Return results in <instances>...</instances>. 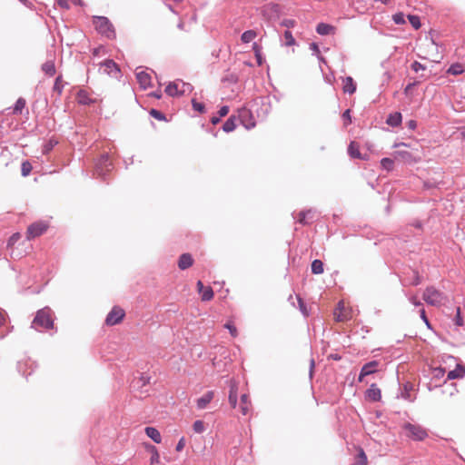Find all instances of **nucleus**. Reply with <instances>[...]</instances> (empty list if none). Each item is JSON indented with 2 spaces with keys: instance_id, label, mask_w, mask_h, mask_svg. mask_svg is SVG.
<instances>
[{
  "instance_id": "e433bc0d",
  "label": "nucleus",
  "mask_w": 465,
  "mask_h": 465,
  "mask_svg": "<svg viewBox=\"0 0 465 465\" xmlns=\"http://www.w3.org/2000/svg\"><path fill=\"white\" fill-rule=\"evenodd\" d=\"M408 19L414 29H419L421 25L418 15H409Z\"/></svg>"
},
{
  "instance_id": "338daca9",
  "label": "nucleus",
  "mask_w": 465,
  "mask_h": 465,
  "mask_svg": "<svg viewBox=\"0 0 465 465\" xmlns=\"http://www.w3.org/2000/svg\"><path fill=\"white\" fill-rule=\"evenodd\" d=\"M211 121L212 124H216L219 123L220 119L218 117H213Z\"/></svg>"
},
{
  "instance_id": "9b49d317",
  "label": "nucleus",
  "mask_w": 465,
  "mask_h": 465,
  "mask_svg": "<svg viewBox=\"0 0 465 465\" xmlns=\"http://www.w3.org/2000/svg\"><path fill=\"white\" fill-rule=\"evenodd\" d=\"M241 123L246 129H252L256 125L255 120L248 109H242L239 113Z\"/></svg>"
},
{
  "instance_id": "f704fd0d",
  "label": "nucleus",
  "mask_w": 465,
  "mask_h": 465,
  "mask_svg": "<svg viewBox=\"0 0 465 465\" xmlns=\"http://www.w3.org/2000/svg\"><path fill=\"white\" fill-rule=\"evenodd\" d=\"M256 37V33L253 30H247L245 31L242 36L241 39L243 43H250Z\"/></svg>"
},
{
  "instance_id": "4d7b16f0",
  "label": "nucleus",
  "mask_w": 465,
  "mask_h": 465,
  "mask_svg": "<svg viewBox=\"0 0 465 465\" xmlns=\"http://www.w3.org/2000/svg\"><path fill=\"white\" fill-rule=\"evenodd\" d=\"M411 68L415 71V72H418L419 70H423L424 69V66L420 64L419 62H414L412 64H411Z\"/></svg>"
},
{
  "instance_id": "6e6552de",
  "label": "nucleus",
  "mask_w": 465,
  "mask_h": 465,
  "mask_svg": "<svg viewBox=\"0 0 465 465\" xmlns=\"http://www.w3.org/2000/svg\"><path fill=\"white\" fill-rule=\"evenodd\" d=\"M190 90L191 84L183 83V81L170 83L165 88L166 94L170 96L180 95Z\"/></svg>"
},
{
  "instance_id": "de8ad7c7",
  "label": "nucleus",
  "mask_w": 465,
  "mask_h": 465,
  "mask_svg": "<svg viewBox=\"0 0 465 465\" xmlns=\"http://www.w3.org/2000/svg\"><path fill=\"white\" fill-rule=\"evenodd\" d=\"M150 115H152L153 118H155L159 121L165 120V116L163 115V114L156 109H152L150 111Z\"/></svg>"
},
{
  "instance_id": "c756f323",
  "label": "nucleus",
  "mask_w": 465,
  "mask_h": 465,
  "mask_svg": "<svg viewBox=\"0 0 465 465\" xmlns=\"http://www.w3.org/2000/svg\"><path fill=\"white\" fill-rule=\"evenodd\" d=\"M42 70L48 76H53L55 74V65L54 61H47L42 65Z\"/></svg>"
},
{
  "instance_id": "f3484780",
  "label": "nucleus",
  "mask_w": 465,
  "mask_h": 465,
  "mask_svg": "<svg viewBox=\"0 0 465 465\" xmlns=\"http://www.w3.org/2000/svg\"><path fill=\"white\" fill-rule=\"evenodd\" d=\"M240 411L242 414L244 416L250 414L252 411V404L250 396L247 393H243L241 396Z\"/></svg>"
},
{
  "instance_id": "6ab92c4d",
  "label": "nucleus",
  "mask_w": 465,
  "mask_h": 465,
  "mask_svg": "<svg viewBox=\"0 0 465 465\" xmlns=\"http://www.w3.org/2000/svg\"><path fill=\"white\" fill-rule=\"evenodd\" d=\"M136 79L140 84V86L143 89H146L151 85V75L145 71H137L136 72Z\"/></svg>"
},
{
  "instance_id": "e2e57ef3",
  "label": "nucleus",
  "mask_w": 465,
  "mask_h": 465,
  "mask_svg": "<svg viewBox=\"0 0 465 465\" xmlns=\"http://www.w3.org/2000/svg\"><path fill=\"white\" fill-rule=\"evenodd\" d=\"M407 125L410 129L411 130H414L416 127H417V123L416 121L414 120H410L408 123H407Z\"/></svg>"
},
{
  "instance_id": "bb28decb",
  "label": "nucleus",
  "mask_w": 465,
  "mask_h": 465,
  "mask_svg": "<svg viewBox=\"0 0 465 465\" xmlns=\"http://www.w3.org/2000/svg\"><path fill=\"white\" fill-rule=\"evenodd\" d=\"M401 113H393V114H391L388 118H387V121L386 123L391 125V126H399L401 123Z\"/></svg>"
},
{
  "instance_id": "4c0bfd02",
  "label": "nucleus",
  "mask_w": 465,
  "mask_h": 465,
  "mask_svg": "<svg viewBox=\"0 0 465 465\" xmlns=\"http://www.w3.org/2000/svg\"><path fill=\"white\" fill-rule=\"evenodd\" d=\"M224 327L230 331L231 335L232 337H237L238 336V331H237V328L235 327L234 323L232 322V321H228L225 324H224Z\"/></svg>"
},
{
  "instance_id": "f8f14e48",
  "label": "nucleus",
  "mask_w": 465,
  "mask_h": 465,
  "mask_svg": "<svg viewBox=\"0 0 465 465\" xmlns=\"http://www.w3.org/2000/svg\"><path fill=\"white\" fill-rule=\"evenodd\" d=\"M395 158H400L404 162L407 163H416L420 160V157L417 154H414L413 153H411L404 149H399L394 153Z\"/></svg>"
},
{
  "instance_id": "2eb2a0df",
  "label": "nucleus",
  "mask_w": 465,
  "mask_h": 465,
  "mask_svg": "<svg viewBox=\"0 0 465 465\" xmlns=\"http://www.w3.org/2000/svg\"><path fill=\"white\" fill-rule=\"evenodd\" d=\"M379 366V362L377 361H370L363 365L361 368L360 376H359V381H362L363 378L365 376L371 375L372 373H375L377 371V368Z\"/></svg>"
},
{
  "instance_id": "864d4df0",
  "label": "nucleus",
  "mask_w": 465,
  "mask_h": 465,
  "mask_svg": "<svg viewBox=\"0 0 465 465\" xmlns=\"http://www.w3.org/2000/svg\"><path fill=\"white\" fill-rule=\"evenodd\" d=\"M350 113H351V111L348 109L342 114L343 119L346 121V123H345L346 124H349L351 122Z\"/></svg>"
},
{
  "instance_id": "c9c22d12",
  "label": "nucleus",
  "mask_w": 465,
  "mask_h": 465,
  "mask_svg": "<svg viewBox=\"0 0 465 465\" xmlns=\"http://www.w3.org/2000/svg\"><path fill=\"white\" fill-rule=\"evenodd\" d=\"M252 49L254 51V54H255V57H256V60H257V64L259 65H262V48L260 45H258L256 43L253 44L252 45Z\"/></svg>"
},
{
  "instance_id": "1a4fd4ad",
  "label": "nucleus",
  "mask_w": 465,
  "mask_h": 465,
  "mask_svg": "<svg viewBox=\"0 0 465 465\" xmlns=\"http://www.w3.org/2000/svg\"><path fill=\"white\" fill-rule=\"evenodd\" d=\"M112 162L107 154L102 155L95 163V173L100 177H104L112 169Z\"/></svg>"
},
{
  "instance_id": "ddd939ff",
  "label": "nucleus",
  "mask_w": 465,
  "mask_h": 465,
  "mask_svg": "<svg viewBox=\"0 0 465 465\" xmlns=\"http://www.w3.org/2000/svg\"><path fill=\"white\" fill-rule=\"evenodd\" d=\"M76 101L80 104L89 105L96 103V99L92 97L90 92L85 89H80L76 94Z\"/></svg>"
},
{
  "instance_id": "6e6d98bb",
  "label": "nucleus",
  "mask_w": 465,
  "mask_h": 465,
  "mask_svg": "<svg viewBox=\"0 0 465 465\" xmlns=\"http://www.w3.org/2000/svg\"><path fill=\"white\" fill-rule=\"evenodd\" d=\"M57 3L63 8L69 9L70 7L69 0H57Z\"/></svg>"
},
{
  "instance_id": "c85d7f7f",
  "label": "nucleus",
  "mask_w": 465,
  "mask_h": 465,
  "mask_svg": "<svg viewBox=\"0 0 465 465\" xmlns=\"http://www.w3.org/2000/svg\"><path fill=\"white\" fill-rule=\"evenodd\" d=\"M312 219V211L307 210V211H302L298 214V221L302 224H307L308 221Z\"/></svg>"
},
{
  "instance_id": "c03bdc74",
  "label": "nucleus",
  "mask_w": 465,
  "mask_h": 465,
  "mask_svg": "<svg viewBox=\"0 0 465 465\" xmlns=\"http://www.w3.org/2000/svg\"><path fill=\"white\" fill-rule=\"evenodd\" d=\"M64 88L62 76H57L54 84V90L57 92L59 94L62 93Z\"/></svg>"
},
{
  "instance_id": "a18cd8bd",
  "label": "nucleus",
  "mask_w": 465,
  "mask_h": 465,
  "mask_svg": "<svg viewBox=\"0 0 465 465\" xmlns=\"http://www.w3.org/2000/svg\"><path fill=\"white\" fill-rule=\"evenodd\" d=\"M192 104H193V108L195 111H197V112H199L201 114L204 113L205 107H204L203 104L197 102L195 99H193L192 100Z\"/></svg>"
},
{
  "instance_id": "cd10ccee",
  "label": "nucleus",
  "mask_w": 465,
  "mask_h": 465,
  "mask_svg": "<svg viewBox=\"0 0 465 465\" xmlns=\"http://www.w3.org/2000/svg\"><path fill=\"white\" fill-rule=\"evenodd\" d=\"M147 449L152 453L150 463L151 465H158L160 463V455L157 449L153 445H148Z\"/></svg>"
},
{
  "instance_id": "a211bd4d",
  "label": "nucleus",
  "mask_w": 465,
  "mask_h": 465,
  "mask_svg": "<svg viewBox=\"0 0 465 465\" xmlns=\"http://www.w3.org/2000/svg\"><path fill=\"white\" fill-rule=\"evenodd\" d=\"M238 401V383L234 381H231L230 391H229V403L232 408L235 409Z\"/></svg>"
},
{
  "instance_id": "a878e982",
  "label": "nucleus",
  "mask_w": 465,
  "mask_h": 465,
  "mask_svg": "<svg viewBox=\"0 0 465 465\" xmlns=\"http://www.w3.org/2000/svg\"><path fill=\"white\" fill-rule=\"evenodd\" d=\"M465 374V369L461 365H457V367L453 370L449 371L447 378L448 380H455L462 378Z\"/></svg>"
},
{
  "instance_id": "423d86ee",
  "label": "nucleus",
  "mask_w": 465,
  "mask_h": 465,
  "mask_svg": "<svg viewBox=\"0 0 465 465\" xmlns=\"http://www.w3.org/2000/svg\"><path fill=\"white\" fill-rule=\"evenodd\" d=\"M49 228V224L46 222L44 221H38L35 223H31L26 230L25 236L27 240H32L36 237L41 236L44 234L47 229Z\"/></svg>"
},
{
  "instance_id": "8fccbe9b",
  "label": "nucleus",
  "mask_w": 465,
  "mask_h": 465,
  "mask_svg": "<svg viewBox=\"0 0 465 465\" xmlns=\"http://www.w3.org/2000/svg\"><path fill=\"white\" fill-rule=\"evenodd\" d=\"M150 380H151L150 377L146 376L144 374H142L139 378V381H140L142 386H145V385L149 384Z\"/></svg>"
},
{
  "instance_id": "9d476101",
  "label": "nucleus",
  "mask_w": 465,
  "mask_h": 465,
  "mask_svg": "<svg viewBox=\"0 0 465 465\" xmlns=\"http://www.w3.org/2000/svg\"><path fill=\"white\" fill-rule=\"evenodd\" d=\"M125 316L124 309L114 306L107 314L105 323L109 326H114L120 323Z\"/></svg>"
},
{
  "instance_id": "f257e3e1",
  "label": "nucleus",
  "mask_w": 465,
  "mask_h": 465,
  "mask_svg": "<svg viewBox=\"0 0 465 465\" xmlns=\"http://www.w3.org/2000/svg\"><path fill=\"white\" fill-rule=\"evenodd\" d=\"M32 328L35 330H50L54 328V316L50 308L45 307L36 312L32 322Z\"/></svg>"
},
{
  "instance_id": "b1692460",
  "label": "nucleus",
  "mask_w": 465,
  "mask_h": 465,
  "mask_svg": "<svg viewBox=\"0 0 465 465\" xmlns=\"http://www.w3.org/2000/svg\"><path fill=\"white\" fill-rule=\"evenodd\" d=\"M146 435L152 439L155 443H161L162 437L160 431L154 427H146L144 429Z\"/></svg>"
},
{
  "instance_id": "5fc2aeb1",
  "label": "nucleus",
  "mask_w": 465,
  "mask_h": 465,
  "mask_svg": "<svg viewBox=\"0 0 465 465\" xmlns=\"http://www.w3.org/2000/svg\"><path fill=\"white\" fill-rule=\"evenodd\" d=\"M229 113V107L224 105V106H222L219 110V115L221 117H223L225 115H227V114Z\"/></svg>"
},
{
  "instance_id": "ea45409f",
  "label": "nucleus",
  "mask_w": 465,
  "mask_h": 465,
  "mask_svg": "<svg viewBox=\"0 0 465 465\" xmlns=\"http://www.w3.org/2000/svg\"><path fill=\"white\" fill-rule=\"evenodd\" d=\"M357 461L361 465H368V459L362 449H360L357 456Z\"/></svg>"
},
{
  "instance_id": "680f3d73",
  "label": "nucleus",
  "mask_w": 465,
  "mask_h": 465,
  "mask_svg": "<svg viewBox=\"0 0 465 465\" xmlns=\"http://www.w3.org/2000/svg\"><path fill=\"white\" fill-rule=\"evenodd\" d=\"M410 301L415 306H420L421 305V302L419 301V299L416 296L411 297Z\"/></svg>"
},
{
  "instance_id": "3c124183",
  "label": "nucleus",
  "mask_w": 465,
  "mask_h": 465,
  "mask_svg": "<svg viewBox=\"0 0 465 465\" xmlns=\"http://www.w3.org/2000/svg\"><path fill=\"white\" fill-rule=\"evenodd\" d=\"M105 54V49L104 46H99L97 48H94L93 50V55L94 56H97V55H100V54Z\"/></svg>"
},
{
  "instance_id": "393cba45",
  "label": "nucleus",
  "mask_w": 465,
  "mask_h": 465,
  "mask_svg": "<svg viewBox=\"0 0 465 465\" xmlns=\"http://www.w3.org/2000/svg\"><path fill=\"white\" fill-rule=\"evenodd\" d=\"M348 153L351 157L356 159H361V153L360 151V145L356 142H351L348 147Z\"/></svg>"
},
{
  "instance_id": "0eeeda50",
  "label": "nucleus",
  "mask_w": 465,
  "mask_h": 465,
  "mask_svg": "<svg viewBox=\"0 0 465 465\" xmlns=\"http://www.w3.org/2000/svg\"><path fill=\"white\" fill-rule=\"evenodd\" d=\"M99 65V73L101 74L109 75L115 78H117L120 74V69L117 64L111 59H107L103 63H100Z\"/></svg>"
},
{
  "instance_id": "dca6fc26",
  "label": "nucleus",
  "mask_w": 465,
  "mask_h": 465,
  "mask_svg": "<svg viewBox=\"0 0 465 465\" xmlns=\"http://www.w3.org/2000/svg\"><path fill=\"white\" fill-rule=\"evenodd\" d=\"M214 395L215 393L213 391H208L203 396L198 398L196 400L197 409L204 410L205 408H207L208 404L213 400Z\"/></svg>"
},
{
  "instance_id": "49530a36",
  "label": "nucleus",
  "mask_w": 465,
  "mask_h": 465,
  "mask_svg": "<svg viewBox=\"0 0 465 465\" xmlns=\"http://www.w3.org/2000/svg\"><path fill=\"white\" fill-rule=\"evenodd\" d=\"M392 19L395 24L397 25H403L405 24L404 15L402 13H397L392 15Z\"/></svg>"
},
{
  "instance_id": "79ce46f5",
  "label": "nucleus",
  "mask_w": 465,
  "mask_h": 465,
  "mask_svg": "<svg viewBox=\"0 0 465 465\" xmlns=\"http://www.w3.org/2000/svg\"><path fill=\"white\" fill-rule=\"evenodd\" d=\"M32 171V165L29 162L25 161L22 163L21 172L23 176H27Z\"/></svg>"
},
{
  "instance_id": "603ef678",
  "label": "nucleus",
  "mask_w": 465,
  "mask_h": 465,
  "mask_svg": "<svg viewBox=\"0 0 465 465\" xmlns=\"http://www.w3.org/2000/svg\"><path fill=\"white\" fill-rule=\"evenodd\" d=\"M282 25L287 28L293 27L295 25V21L292 19H284Z\"/></svg>"
},
{
  "instance_id": "f03ea898",
  "label": "nucleus",
  "mask_w": 465,
  "mask_h": 465,
  "mask_svg": "<svg viewBox=\"0 0 465 465\" xmlns=\"http://www.w3.org/2000/svg\"><path fill=\"white\" fill-rule=\"evenodd\" d=\"M93 25L95 30L108 39H114L116 33L114 25L105 16H94Z\"/></svg>"
},
{
  "instance_id": "39448f33",
  "label": "nucleus",
  "mask_w": 465,
  "mask_h": 465,
  "mask_svg": "<svg viewBox=\"0 0 465 465\" xmlns=\"http://www.w3.org/2000/svg\"><path fill=\"white\" fill-rule=\"evenodd\" d=\"M334 320L339 322H345L352 319L353 311L344 301H340L333 312Z\"/></svg>"
},
{
  "instance_id": "4be33fe9",
  "label": "nucleus",
  "mask_w": 465,
  "mask_h": 465,
  "mask_svg": "<svg viewBox=\"0 0 465 465\" xmlns=\"http://www.w3.org/2000/svg\"><path fill=\"white\" fill-rule=\"evenodd\" d=\"M193 263V259L190 253H183L178 260V267L181 270L190 268Z\"/></svg>"
},
{
  "instance_id": "72a5a7b5",
  "label": "nucleus",
  "mask_w": 465,
  "mask_h": 465,
  "mask_svg": "<svg viewBox=\"0 0 465 465\" xmlns=\"http://www.w3.org/2000/svg\"><path fill=\"white\" fill-rule=\"evenodd\" d=\"M235 118L233 116L229 117L223 124V129L224 132L229 133L235 129Z\"/></svg>"
},
{
  "instance_id": "5701e85b",
  "label": "nucleus",
  "mask_w": 465,
  "mask_h": 465,
  "mask_svg": "<svg viewBox=\"0 0 465 465\" xmlns=\"http://www.w3.org/2000/svg\"><path fill=\"white\" fill-rule=\"evenodd\" d=\"M342 90L344 93L352 94L356 91V84L351 76H347L342 79Z\"/></svg>"
},
{
  "instance_id": "2f4dec72",
  "label": "nucleus",
  "mask_w": 465,
  "mask_h": 465,
  "mask_svg": "<svg viewBox=\"0 0 465 465\" xmlns=\"http://www.w3.org/2000/svg\"><path fill=\"white\" fill-rule=\"evenodd\" d=\"M312 272L313 274H321L323 272V262L321 260H314L312 262Z\"/></svg>"
},
{
  "instance_id": "7ed1b4c3",
  "label": "nucleus",
  "mask_w": 465,
  "mask_h": 465,
  "mask_svg": "<svg viewBox=\"0 0 465 465\" xmlns=\"http://www.w3.org/2000/svg\"><path fill=\"white\" fill-rule=\"evenodd\" d=\"M405 436L412 440L422 441L428 437V431L418 424L406 422L402 426Z\"/></svg>"
},
{
  "instance_id": "aec40b11",
  "label": "nucleus",
  "mask_w": 465,
  "mask_h": 465,
  "mask_svg": "<svg viewBox=\"0 0 465 465\" xmlns=\"http://www.w3.org/2000/svg\"><path fill=\"white\" fill-rule=\"evenodd\" d=\"M366 397L371 401H379L381 399V390L376 386V384H371L366 391Z\"/></svg>"
},
{
  "instance_id": "4468645a",
  "label": "nucleus",
  "mask_w": 465,
  "mask_h": 465,
  "mask_svg": "<svg viewBox=\"0 0 465 465\" xmlns=\"http://www.w3.org/2000/svg\"><path fill=\"white\" fill-rule=\"evenodd\" d=\"M197 290L201 294V299L203 302L211 301L213 298V291L210 286H204L201 281L197 282Z\"/></svg>"
},
{
  "instance_id": "09e8293b",
  "label": "nucleus",
  "mask_w": 465,
  "mask_h": 465,
  "mask_svg": "<svg viewBox=\"0 0 465 465\" xmlns=\"http://www.w3.org/2000/svg\"><path fill=\"white\" fill-rule=\"evenodd\" d=\"M297 299H298L301 312H302L303 315L308 316V312H307V309H306V306H305L303 301L299 296L297 297Z\"/></svg>"
},
{
  "instance_id": "0e129e2a",
  "label": "nucleus",
  "mask_w": 465,
  "mask_h": 465,
  "mask_svg": "<svg viewBox=\"0 0 465 465\" xmlns=\"http://www.w3.org/2000/svg\"><path fill=\"white\" fill-rule=\"evenodd\" d=\"M311 49H312L315 54H320V49H319V46H318V45H317V44L312 43V44L311 45Z\"/></svg>"
},
{
  "instance_id": "58836bf2",
  "label": "nucleus",
  "mask_w": 465,
  "mask_h": 465,
  "mask_svg": "<svg viewBox=\"0 0 465 465\" xmlns=\"http://www.w3.org/2000/svg\"><path fill=\"white\" fill-rule=\"evenodd\" d=\"M193 430L196 433H202L205 430L204 422L203 420H195L193 425Z\"/></svg>"
},
{
  "instance_id": "473e14b6",
  "label": "nucleus",
  "mask_w": 465,
  "mask_h": 465,
  "mask_svg": "<svg viewBox=\"0 0 465 465\" xmlns=\"http://www.w3.org/2000/svg\"><path fill=\"white\" fill-rule=\"evenodd\" d=\"M25 104H26V102L24 98H18L14 106L13 114H22L23 110L25 107Z\"/></svg>"
},
{
  "instance_id": "7c9ffc66",
  "label": "nucleus",
  "mask_w": 465,
  "mask_h": 465,
  "mask_svg": "<svg viewBox=\"0 0 465 465\" xmlns=\"http://www.w3.org/2000/svg\"><path fill=\"white\" fill-rule=\"evenodd\" d=\"M464 72V66L461 64H453L450 66L447 73L452 75H459Z\"/></svg>"
},
{
  "instance_id": "774afa93",
  "label": "nucleus",
  "mask_w": 465,
  "mask_h": 465,
  "mask_svg": "<svg viewBox=\"0 0 465 465\" xmlns=\"http://www.w3.org/2000/svg\"><path fill=\"white\" fill-rule=\"evenodd\" d=\"M395 147H398V148L405 147L406 148V147H408V145L406 143H401L396 144Z\"/></svg>"
},
{
  "instance_id": "412c9836",
  "label": "nucleus",
  "mask_w": 465,
  "mask_h": 465,
  "mask_svg": "<svg viewBox=\"0 0 465 465\" xmlns=\"http://www.w3.org/2000/svg\"><path fill=\"white\" fill-rule=\"evenodd\" d=\"M316 32L321 35H334L336 27L329 24L320 23L316 27Z\"/></svg>"
},
{
  "instance_id": "20e7f679",
  "label": "nucleus",
  "mask_w": 465,
  "mask_h": 465,
  "mask_svg": "<svg viewBox=\"0 0 465 465\" xmlns=\"http://www.w3.org/2000/svg\"><path fill=\"white\" fill-rule=\"evenodd\" d=\"M422 298L428 304L432 306H440L446 299L445 295L433 286L425 289Z\"/></svg>"
},
{
  "instance_id": "69168bd1",
  "label": "nucleus",
  "mask_w": 465,
  "mask_h": 465,
  "mask_svg": "<svg viewBox=\"0 0 465 465\" xmlns=\"http://www.w3.org/2000/svg\"><path fill=\"white\" fill-rule=\"evenodd\" d=\"M5 323V313L0 312V326Z\"/></svg>"
},
{
  "instance_id": "13d9d810",
  "label": "nucleus",
  "mask_w": 465,
  "mask_h": 465,
  "mask_svg": "<svg viewBox=\"0 0 465 465\" xmlns=\"http://www.w3.org/2000/svg\"><path fill=\"white\" fill-rule=\"evenodd\" d=\"M420 318L423 320V322L426 323V325L428 327H430V322H429V320H428V318L426 316L425 310L423 308L420 310Z\"/></svg>"
},
{
  "instance_id": "052dcab7",
  "label": "nucleus",
  "mask_w": 465,
  "mask_h": 465,
  "mask_svg": "<svg viewBox=\"0 0 465 465\" xmlns=\"http://www.w3.org/2000/svg\"><path fill=\"white\" fill-rule=\"evenodd\" d=\"M21 235L19 232L14 233L9 240L10 243H14L20 239Z\"/></svg>"
},
{
  "instance_id": "bf43d9fd",
  "label": "nucleus",
  "mask_w": 465,
  "mask_h": 465,
  "mask_svg": "<svg viewBox=\"0 0 465 465\" xmlns=\"http://www.w3.org/2000/svg\"><path fill=\"white\" fill-rule=\"evenodd\" d=\"M184 445H185L184 439H183V438H182V439L178 441V443H177V445H176V450H177V451H181V450L184 448Z\"/></svg>"
},
{
  "instance_id": "37998d69",
  "label": "nucleus",
  "mask_w": 465,
  "mask_h": 465,
  "mask_svg": "<svg viewBox=\"0 0 465 465\" xmlns=\"http://www.w3.org/2000/svg\"><path fill=\"white\" fill-rule=\"evenodd\" d=\"M283 36L285 39L286 45L291 46L295 45V39L290 31H285Z\"/></svg>"
},
{
  "instance_id": "a19ab883",
  "label": "nucleus",
  "mask_w": 465,
  "mask_h": 465,
  "mask_svg": "<svg viewBox=\"0 0 465 465\" xmlns=\"http://www.w3.org/2000/svg\"><path fill=\"white\" fill-rule=\"evenodd\" d=\"M381 164L384 169L391 171L393 168L394 162L391 158H383L381 161Z\"/></svg>"
}]
</instances>
